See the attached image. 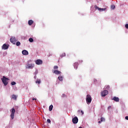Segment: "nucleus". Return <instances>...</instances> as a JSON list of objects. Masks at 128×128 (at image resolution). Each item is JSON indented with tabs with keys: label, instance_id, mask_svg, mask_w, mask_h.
Segmentation results:
<instances>
[{
	"label": "nucleus",
	"instance_id": "obj_39",
	"mask_svg": "<svg viewBox=\"0 0 128 128\" xmlns=\"http://www.w3.org/2000/svg\"><path fill=\"white\" fill-rule=\"evenodd\" d=\"M65 96L64 94H63V96Z\"/></svg>",
	"mask_w": 128,
	"mask_h": 128
},
{
	"label": "nucleus",
	"instance_id": "obj_40",
	"mask_svg": "<svg viewBox=\"0 0 128 128\" xmlns=\"http://www.w3.org/2000/svg\"><path fill=\"white\" fill-rule=\"evenodd\" d=\"M79 128H82V126L79 127Z\"/></svg>",
	"mask_w": 128,
	"mask_h": 128
},
{
	"label": "nucleus",
	"instance_id": "obj_12",
	"mask_svg": "<svg viewBox=\"0 0 128 128\" xmlns=\"http://www.w3.org/2000/svg\"><path fill=\"white\" fill-rule=\"evenodd\" d=\"M112 100H114V102H120V98L118 97H114Z\"/></svg>",
	"mask_w": 128,
	"mask_h": 128
},
{
	"label": "nucleus",
	"instance_id": "obj_35",
	"mask_svg": "<svg viewBox=\"0 0 128 128\" xmlns=\"http://www.w3.org/2000/svg\"><path fill=\"white\" fill-rule=\"evenodd\" d=\"M86 96H90L88 95V94H87L86 95Z\"/></svg>",
	"mask_w": 128,
	"mask_h": 128
},
{
	"label": "nucleus",
	"instance_id": "obj_41",
	"mask_svg": "<svg viewBox=\"0 0 128 128\" xmlns=\"http://www.w3.org/2000/svg\"><path fill=\"white\" fill-rule=\"evenodd\" d=\"M14 96V95H13V96Z\"/></svg>",
	"mask_w": 128,
	"mask_h": 128
},
{
	"label": "nucleus",
	"instance_id": "obj_6",
	"mask_svg": "<svg viewBox=\"0 0 128 128\" xmlns=\"http://www.w3.org/2000/svg\"><path fill=\"white\" fill-rule=\"evenodd\" d=\"M86 102L88 104H90L92 102V97L90 96H87L86 98Z\"/></svg>",
	"mask_w": 128,
	"mask_h": 128
},
{
	"label": "nucleus",
	"instance_id": "obj_16",
	"mask_svg": "<svg viewBox=\"0 0 128 128\" xmlns=\"http://www.w3.org/2000/svg\"><path fill=\"white\" fill-rule=\"evenodd\" d=\"M52 108H54V106L52 105H50L49 106V110H50V112H52Z\"/></svg>",
	"mask_w": 128,
	"mask_h": 128
},
{
	"label": "nucleus",
	"instance_id": "obj_7",
	"mask_svg": "<svg viewBox=\"0 0 128 128\" xmlns=\"http://www.w3.org/2000/svg\"><path fill=\"white\" fill-rule=\"evenodd\" d=\"M72 122L73 124H78V117L76 116L72 119Z\"/></svg>",
	"mask_w": 128,
	"mask_h": 128
},
{
	"label": "nucleus",
	"instance_id": "obj_2",
	"mask_svg": "<svg viewBox=\"0 0 128 128\" xmlns=\"http://www.w3.org/2000/svg\"><path fill=\"white\" fill-rule=\"evenodd\" d=\"M2 80L4 86H8V78L4 76L2 78Z\"/></svg>",
	"mask_w": 128,
	"mask_h": 128
},
{
	"label": "nucleus",
	"instance_id": "obj_19",
	"mask_svg": "<svg viewBox=\"0 0 128 128\" xmlns=\"http://www.w3.org/2000/svg\"><path fill=\"white\" fill-rule=\"evenodd\" d=\"M28 40L30 42H34V39L32 38H30Z\"/></svg>",
	"mask_w": 128,
	"mask_h": 128
},
{
	"label": "nucleus",
	"instance_id": "obj_38",
	"mask_svg": "<svg viewBox=\"0 0 128 128\" xmlns=\"http://www.w3.org/2000/svg\"><path fill=\"white\" fill-rule=\"evenodd\" d=\"M100 122H101V121H98V124H100Z\"/></svg>",
	"mask_w": 128,
	"mask_h": 128
},
{
	"label": "nucleus",
	"instance_id": "obj_3",
	"mask_svg": "<svg viewBox=\"0 0 128 128\" xmlns=\"http://www.w3.org/2000/svg\"><path fill=\"white\" fill-rule=\"evenodd\" d=\"M16 112V110H14V108H12V111H11V114L10 115L12 120H14V113Z\"/></svg>",
	"mask_w": 128,
	"mask_h": 128
},
{
	"label": "nucleus",
	"instance_id": "obj_32",
	"mask_svg": "<svg viewBox=\"0 0 128 128\" xmlns=\"http://www.w3.org/2000/svg\"><path fill=\"white\" fill-rule=\"evenodd\" d=\"M94 82H96V79H94Z\"/></svg>",
	"mask_w": 128,
	"mask_h": 128
},
{
	"label": "nucleus",
	"instance_id": "obj_42",
	"mask_svg": "<svg viewBox=\"0 0 128 128\" xmlns=\"http://www.w3.org/2000/svg\"><path fill=\"white\" fill-rule=\"evenodd\" d=\"M78 112H80V110H78Z\"/></svg>",
	"mask_w": 128,
	"mask_h": 128
},
{
	"label": "nucleus",
	"instance_id": "obj_30",
	"mask_svg": "<svg viewBox=\"0 0 128 128\" xmlns=\"http://www.w3.org/2000/svg\"><path fill=\"white\" fill-rule=\"evenodd\" d=\"M125 118L126 120H128V116H126Z\"/></svg>",
	"mask_w": 128,
	"mask_h": 128
},
{
	"label": "nucleus",
	"instance_id": "obj_24",
	"mask_svg": "<svg viewBox=\"0 0 128 128\" xmlns=\"http://www.w3.org/2000/svg\"><path fill=\"white\" fill-rule=\"evenodd\" d=\"M16 96H12V99L14 100H16Z\"/></svg>",
	"mask_w": 128,
	"mask_h": 128
},
{
	"label": "nucleus",
	"instance_id": "obj_14",
	"mask_svg": "<svg viewBox=\"0 0 128 128\" xmlns=\"http://www.w3.org/2000/svg\"><path fill=\"white\" fill-rule=\"evenodd\" d=\"M78 62H75L74 64V68L76 70L78 69Z\"/></svg>",
	"mask_w": 128,
	"mask_h": 128
},
{
	"label": "nucleus",
	"instance_id": "obj_20",
	"mask_svg": "<svg viewBox=\"0 0 128 128\" xmlns=\"http://www.w3.org/2000/svg\"><path fill=\"white\" fill-rule=\"evenodd\" d=\"M16 45L17 46H20V42H17L16 43Z\"/></svg>",
	"mask_w": 128,
	"mask_h": 128
},
{
	"label": "nucleus",
	"instance_id": "obj_18",
	"mask_svg": "<svg viewBox=\"0 0 128 128\" xmlns=\"http://www.w3.org/2000/svg\"><path fill=\"white\" fill-rule=\"evenodd\" d=\"M36 84H40V82H41L40 80L38 79V80H36Z\"/></svg>",
	"mask_w": 128,
	"mask_h": 128
},
{
	"label": "nucleus",
	"instance_id": "obj_37",
	"mask_svg": "<svg viewBox=\"0 0 128 128\" xmlns=\"http://www.w3.org/2000/svg\"><path fill=\"white\" fill-rule=\"evenodd\" d=\"M107 88H110V86H107Z\"/></svg>",
	"mask_w": 128,
	"mask_h": 128
},
{
	"label": "nucleus",
	"instance_id": "obj_31",
	"mask_svg": "<svg viewBox=\"0 0 128 128\" xmlns=\"http://www.w3.org/2000/svg\"><path fill=\"white\" fill-rule=\"evenodd\" d=\"M110 108H112V106H109L108 107V110H110Z\"/></svg>",
	"mask_w": 128,
	"mask_h": 128
},
{
	"label": "nucleus",
	"instance_id": "obj_33",
	"mask_svg": "<svg viewBox=\"0 0 128 128\" xmlns=\"http://www.w3.org/2000/svg\"><path fill=\"white\" fill-rule=\"evenodd\" d=\"M81 112H82V114H84V111L81 110Z\"/></svg>",
	"mask_w": 128,
	"mask_h": 128
},
{
	"label": "nucleus",
	"instance_id": "obj_1",
	"mask_svg": "<svg viewBox=\"0 0 128 128\" xmlns=\"http://www.w3.org/2000/svg\"><path fill=\"white\" fill-rule=\"evenodd\" d=\"M32 60H30L28 61V64L26 65V68H30V70H32L34 68V64H28Z\"/></svg>",
	"mask_w": 128,
	"mask_h": 128
},
{
	"label": "nucleus",
	"instance_id": "obj_21",
	"mask_svg": "<svg viewBox=\"0 0 128 128\" xmlns=\"http://www.w3.org/2000/svg\"><path fill=\"white\" fill-rule=\"evenodd\" d=\"M111 8L112 10H114V8H116V6L114 5H112Z\"/></svg>",
	"mask_w": 128,
	"mask_h": 128
},
{
	"label": "nucleus",
	"instance_id": "obj_23",
	"mask_svg": "<svg viewBox=\"0 0 128 128\" xmlns=\"http://www.w3.org/2000/svg\"><path fill=\"white\" fill-rule=\"evenodd\" d=\"M100 122H104V118L102 117L100 118Z\"/></svg>",
	"mask_w": 128,
	"mask_h": 128
},
{
	"label": "nucleus",
	"instance_id": "obj_34",
	"mask_svg": "<svg viewBox=\"0 0 128 128\" xmlns=\"http://www.w3.org/2000/svg\"><path fill=\"white\" fill-rule=\"evenodd\" d=\"M32 100H36V98H33Z\"/></svg>",
	"mask_w": 128,
	"mask_h": 128
},
{
	"label": "nucleus",
	"instance_id": "obj_25",
	"mask_svg": "<svg viewBox=\"0 0 128 128\" xmlns=\"http://www.w3.org/2000/svg\"><path fill=\"white\" fill-rule=\"evenodd\" d=\"M47 122H48V124H50V122H51L50 120L48 119L47 120Z\"/></svg>",
	"mask_w": 128,
	"mask_h": 128
},
{
	"label": "nucleus",
	"instance_id": "obj_17",
	"mask_svg": "<svg viewBox=\"0 0 128 128\" xmlns=\"http://www.w3.org/2000/svg\"><path fill=\"white\" fill-rule=\"evenodd\" d=\"M59 80H60V82H62V80L64 79V77L60 76L58 78Z\"/></svg>",
	"mask_w": 128,
	"mask_h": 128
},
{
	"label": "nucleus",
	"instance_id": "obj_28",
	"mask_svg": "<svg viewBox=\"0 0 128 128\" xmlns=\"http://www.w3.org/2000/svg\"><path fill=\"white\" fill-rule=\"evenodd\" d=\"M38 70H36L35 72V74H38Z\"/></svg>",
	"mask_w": 128,
	"mask_h": 128
},
{
	"label": "nucleus",
	"instance_id": "obj_11",
	"mask_svg": "<svg viewBox=\"0 0 128 128\" xmlns=\"http://www.w3.org/2000/svg\"><path fill=\"white\" fill-rule=\"evenodd\" d=\"M96 10H102V12H104V10H106V8H100L98 7L97 6H95Z\"/></svg>",
	"mask_w": 128,
	"mask_h": 128
},
{
	"label": "nucleus",
	"instance_id": "obj_9",
	"mask_svg": "<svg viewBox=\"0 0 128 128\" xmlns=\"http://www.w3.org/2000/svg\"><path fill=\"white\" fill-rule=\"evenodd\" d=\"M8 44H5L2 46V50H8Z\"/></svg>",
	"mask_w": 128,
	"mask_h": 128
},
{
	"label": "nucleus",
	"instance_id": "obj_5",
	"mask_svg": "<svg viewBox=\"0 0 128 128\" xmlns=\"http://www.w3.org/2000/svg\"><path fill=\"white\" fill-rule=\"evenodd\" d=\"M18 40L16 38L14 37H12V38H10V42H12V44H14Z\"/></svg>",
	"mask_w": 128,
	"mask_h": 128
},
{
	"label": "nucleus",
	"instance_id": "obj_8",
	"mask_svg": "<svg viewBox=\"0 0 128 128\" xmlns=\"http://www.w3.org/2000/svg\"><path fill=\"white\" fill-rule=\"evenodd\" d=\"M35 62L36 64L40 65V64H42V60H38L35 61Z\"/></svg>",
	"mask_w": 128,
	"mask_h": 128
},
{
	"label": "nucleus",
	"instance_id": "obj_10",
	"mask_svg": "<svg viewBox=\"0 0 128 128\" xmlns=\"http://www.w3.org/2000/svg\"><path fill=\"white\" fill-rule=\"evenodd\" d=\"M22 54L24 56H28V52L26 50H23L22 51Z\"/></svg>",
	"mask_w": 128,
	"mask_h": 128
},
{
	"label": "nucleus",
	"instance_id": "obj_26",
	"mask_svg": "<svg viewBox=\"0 0 128 128\" xmlns=\"http://www.w3.org/2000/svg\"><path fill=\"white\" fill-rule=\"evenodd\" d=\"M54 70H56V68H58V66H54Z\"/></svg>",
	"mask_w": 128,
	"mask_h": 128
},
{
	"label": "nucleus",
	"instance_id": "obj_36",
	"mask_svg": "<svg viewBox=\"0 0 128 128\" xmlns=\"http://www.w3.org/2000/svg\"><path fill=\"white\" fill-rule=\"evenodd\" d=\"M34 78H36V76H34Z\"/></svg>",
	"mask_w": 128,
	"mask_h": 128
},
{
	"label": "nucleus",
	"instance_id": "obj_22",
	"mask_svg": "<svg viewBox=\"0 0 128 128\" xmlns=\"http://www.w3.org/2000/svg\"><path fill=\"white\" fill-rule=\"evenodd\" d=\"M16 84V83L15 82H11L12 86H14V84Z\"/></svg>",
	"mask_w": 128,
	"mask_h": 128
},
{
	"label": "nucleus",
	"instance_id": "obj_4",
	"mask_svg": "<svg viewBox=\"0 0 128 128\" xmlns=\"http://www.w3.org/2000/svg\"><path fill=\"white\" fill-rule=\"evenodd\" d=\"M108 94V92L106 90H104L101 92V96H106Z\"/></svg>",
	"mask_w": 128,
	"mask_h": 128
},
{
	"label": "nucleus",
	"instance_id": "obj_15",
	"mask_svg": "<svg viewBox=\"0 0 128 128\" xmlns=\"http://www.w3.org/2000/svg\"><path fill=\"white\" fill-rule=\"evenodd\" d=\"M29 26H32V24H34V21L32 20H30L28 22Z\"/></svg>",
	"mask_w": 128,
	"mask_h": 128
},
{
	"label": "nucleus",
	"instance_id": "obj_27",
	"mask_svg": "<svg viewBox=\"0 0 128 128\" xmlns=\"http://www.w3.org/2000/svg\"><path fill=\"white\" fill-rule=\"evenodd\" d=\"M61 56H62H62H66V53H64L63 54H62Z\"/></svg>",
	"mask_w": 128,
	"mask_h": 128
},
{
	"label": "nucleus",
	"instance_id": "obj_29",
	"mask_svg": "<svg viewBox=\"0 0 128 128\" xmlns=\"http://www.w3.org/2000/svg\"><path fill=\"white\" fill-rule=\"evenodd\" d=\"M125 28H128V24H126L125 25Z\"/></svg>",
	"mask_w": 128,
	"mask_h": 128
},
{
	"label": "nucleus",
	"instance_id": "obj_13",
	"mask_svg": "<svg viewBox=\"0 0 128 128\" xmlns=\"http://www.w3.org/2000/svg\"><path fill=\"white\" fill-rule=\"evenodd\" d=\"M54 74H62V72H60V71H58V70H54Z\"/></svg>",
	"mask_w": 128,
	"mask_h": 128
}]
</instances>
